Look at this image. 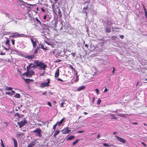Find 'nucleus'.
I'll return each mask as SVG.
<instances>
[{
  "label": "nucleus",
  "mask_w": 147,
  "mask_h": 147,
  "mask_svg": "<svg viewBox=\"0 0 147 147\" xmlns=\"http://www.w3.org/2000/svg\"><path fill=\"white\" fill-rule=\"evenodd\" d=\"M37 67H39V69L40 70L43 69L44 70L47 67V65L43 63L42 62L39 61L37 60Z\"/></svg>",
  "instance_id": "obj_1"
},
{
  "label": "nucleus",
  "mask_w": 147,
  "mask_h": 147,
  "mask_svg": "<svg viewBox=\"0 0 147 147\" xmlns=\"http://www.w3.org/2000/svg\"><path fill=\"white\" fill-rule=\"evenodd\" d=\"M34 71L32 70H28L24 73L22 75H25L26 77L31 76L34 74Z\"/></svg>",
  "instance_id": "obj_2"
},
{
  "label": "nucleus",
  "mask_w": 147,
  "mask_h": 147,
  "mask_svg": "<svg viewBox=\"0 0 147 147\" xmlns=\"http://www.w3.org/2000/svg\"><path fill=\"white\" fill-rule=\"evenodd\" d=\"M48 82H44L41 83L40 86L41 88L45 87V86H50L49 83H50V80L49 79H47Z\"/></svg>",
  "instance_id": "obj_3"
},
{
  "label": "nucleus",
  "mask_w": 147,
  "mask_h": 147,
  "mask_svg": "<svg viewBox=\"0 0 147 147\" xmlns=\"http://www.w3.org/2000/svg\"><path fill=\"white\" fill-rule=\"evenodd\" d=\"M115 136L117 140L123 143H125L126 142V140L124 139L121 138L117 135H115Z\"/></svg>",
  "instance_id": "obj_4"
},
{
  "label": "nucleus",
  "mask_w": 147,
  "mask_h": 147,
  "mask_svg": "<svg viewBox=\"0 0 147 147\" xmlns=\"http://www.w3.org/2000/svg\"><path fill=\"white\" fill-rule=\"evenodd\" d=\"M71 131V129H69V128L67 127L64 128L61 132L63 134H67L70 132Z\"/></svg>",
  "instance_id": "obj_5"
},
{
  "label": "nucleus",
  "mask_w": 147,
  "mask_h": 147,
  "mask_svg": "<svg viewBox=\"0 0 147 147\" xmlns=\"http://www.w3.org/2000/svg\"><path fill=\"white\" fill-rule=\"evenodd\" d=\"M26 121L24 119L23 121H21L18 123L19 126L20 128L23 127L26 123Z\"/></svg>",
  "instance_id": "obj_6"
},
{
  "label": "nucleus",
  "mask_w": 147,
  "mask_h": 147,
  "mask_svg": "<svg viewBox=\"0 0 147 147\" xmlns=\"http://www.w3.org/2000/svg\"><path fill=\"white\" fill-rule=\"evenodd\" d=\"M13 34H16L11 35L10 36V37H20L22 35V34H20L18 33H13Z\"/></svg>",
  "instance_id": "obj_7"
},
{
  "label": "nucleus",
  "mask_w": 147,
  "mask_h": 147,
  "mask_svg": "<svg viewBox=\"0 0 147 147\" xmlns=\"http://www.w3.org/2000/svg\"><path fill=\"white\" fill-rule=\"evenodd\" d=\"M59 68H58L57 69V71H55V77L57 78L59 76Z\"/></svg>",
  "instance_id": "obj_8"
},
{
  "label": "nucleus",
  "mask_w": 147,
  "mask_h": 147,
  "mask_svg": "<svg viewBox=\"0 0 147 147\" xmlns=\"http://www.w3.org/2000/svg\"><path fill=\"white\" fill-rule=\"evenodd\" d=\"M12 139L13 141L14 147H18V143L16 140L13 138Z\"/></svg>",
  "instance_id": "obj_9"
},
{
  "label": "nucleus",
  "mask_w": 147,
  "mask_h": 147,
  "mask_svg": "<svg viewBox=\"0 0 147 147\" xmlns=\"http://www.w3.org/2000/svg\"><path fill=\"white\" fill-rule=\"evenodd\" d=\"M35 57V55H28L26 57V58L28 59H32Z\"/></svg>",
  "instance_id": "obj_10"
},
{
  "label": "nucleus",
  "mask_w": 147,
  "mask_h": 147,
  "mask_svg": "<svg viewBox=\"0 0 147 147\" xmlns=\"http://www.w3.org/2000/svg\"><path fill=\"white\" fill-rule=\"evenodd\" d=\"M57 9L58 10V12H57L58 15L60 18H61L62 16L61 11L59 7H57Z\"/></svg>",
  "instance_id": "obj_11"
},
{
  "label": "nucleus",
  "mask_w": 147,
  "mask_h": 147,
  "mask_svg": "<svg viewBox=\"0 0 147 147\" xmlns=\"http://www.w3.org/2000/svg\"><path fill=\"white\" fill-rule=\"evenodd\" d=\"M45 42L48 45H50L52 46H53V45H54V44H53V42H52L51 41H45Z\"/></svg>",
  "instance_id": "obj_12"
},
{
  "label": "nucleus",
  "mask_w": 147,
  "mask_h": 147,
  "mask_svg": "<svg viewBox=\"0 0 147 147\" xmlns=\"http://www.w3.org/2000/svg\"><path fill=\"white\" fill-rule=\"evenodd\" d=\"M65 119V118L63 117L62 119L59 122H57L56 123L57 124L58 126L61 125L63 122V121Z\"/></svg>",
  "instance_id": "obj_13"
},
{
  "label": "nucleus",
  "mask_w": 147,
  "mask_h": 147,
  "mask_svg": "<svg viewBox=\"0 0 147 147\" xmlns=\"http://www.w3.org/2000/svg\"><path fill=\"white\" fill-rule=\"evenodd\" d=\"M60 133V131L58 130H57L55 131V133L53 134V136L55 138L57 135L58 134Z\"/></svg>",
  "instance_id": "obj_14"
},
{
  "label": "nucleus",
  "mask_w": 147,
  "mask_h": 147,
  "mask_svg": "<svg viewBox=\"0 0 147 147\" xmlns=\"http://www.w3.org/2000/svg\"><path fill=\"white\" fill-rule=\"evenodd\" d=\"M88 5H86V7L83 8V11H82L83 13H85L86 14H87L86 11L88 9Z\"/></svg>",
  "instance_id": "obj_15"
},
{
  "label": "nucleus",
  "mask_w": 147,
  "mask_h": 147,
  "mask_svg": "<svg viewBox=\"0 0 147 147\" xmlns=\"http://www.w3.org/2000/svg\"><path fill=\"white\" fill-rule=\"evenodd\" d=\"M74 138L75 136H70L67 139V140H71L74 139Z\"/></svg>",
  "instance_id": "obj_16"
},
{
  "label": "nucleus",
  "mask_w": 147,
  "mask_h": 147,
  "mask_svg": "<svg viewBox=\"0 0 147 147\" xmlns=\"http://www.w3.org/2000/svg\"><path fill=\"white\" fill-rule=\"evenodd\" d=\"M85 88V87L84 86H82L78 88H77V90L78 91H79L81 90H82L84 89Z\"/></svg>",
  "instance_id": "obj_17"
},
{
  "label": "nucleus",
  "mask_w": 147,
  "mask_h": 147,
  "mask_svg": "<svg viewBox=\"0 0 147 147\" xmlns=\"http://www.w3.org/2000/svg\"><path fill=\"white\" fill-rule=\"evenodd\" d=\"M41 132V130L39 128H37V136L39 137L41 136L40 133Z\"/></svg>",
  "instance_id": "obj_18"
},
{
  "label": "nucleus",
  "mask_w": 147,
  "mask_h": 147,
  "mask_svg": "<svg viewBox=\"0 0 147 147\" xmlns=\"http://www.w3.org/2000/svg\"><path fill=\"white\" fill-rule=\"evenodd\" d=\"M24 79L25 82L27 83L28 84L30 83L31 81H33V80H30L29 79Z\"/></svg>",
  "instance_id": "obj_19"
},
{
  "label": "nucleus",
  "mask_w": 147,
  "mask_h": 147,
  "mask_svg": "<svg viewBox=\"0 0 147 147\" xmlns=\"http://www.w3.org/2000/svg\"><path fill=\"white\" fill-rule=\"evenodd\" d=\"M40 47L42 49H43L44 50H47V47H45L43 45H40Z\"/></svg>",
  "instance_id": "obj_20"
},
{
  "label": "nucleus",
  "mask_w": 147,
  "mask_h": 147,
  "mask_svg": "<svg viewBox=\"0 0 147 147\" xmlns=\"http://www.w3.org/2000/svg\"><path fill=\"white\" fill-rule=\"evenodd\" d=\"M14 97L17 98H20V95L19 93H16L14 95Z\"/></svg>",
  "instance_id": "obj_21"
},
{
  "label": "nucleus",
  "mask_w": 147,
  "mask_h": 147,
  "mask_svg": "<svg viewBox=\"0 0 147 147\" xmlns=\"http://www.w3.org/2000/svg\"><path fill=\"white\" fill-rule=\"evenodd\" d=\"M35 144V143L34 142H32L29 144L27 147H32V146H34Z\"/></svg>",
  "instance_id": "obj_22"
},
{
  "label": "nucleus",
  "mask_w": 147,
  "mask_h": 147,
  "mask_svg": "<svg viewBox=\"0 0 147 147\" xmlns=\"http://www.w3.org/2000/svg\"><path fill=\"white\" fill-rule=\"evenodd\" d=\"M31 41L34 47L36 45V42L34 41L32 39H31Z\"/></svg>",
  "instance_id": "obj_23"
},
{
  "label": "nucleus",
  "mask_w": 147,
  "mask_h": 147,
  "mask_svg": "<svg viewBox=\"0 0 147 147\" xmlns=\"http://www.w3.org/2000/svg\"><path fill=\"white\" fill-rule=\"evenodd\" d=\"M5 44L6 45H7L9 47H10V41L9 40H7L5 42Z\"/></svg>",
  "instance_id": "obj_24"
},
{
  "label": "nucleus",
  "mask_w": 147,
  "mask_h": 147,
  "mask_svg": "<svg viewBox=\"0 0 147 147\" xmlns=\"http://www.w3.org/2000/svg\"><path fill=\"white\" fill-rule=\"evenodd\" d=\"M103 145L105 146H106L107 147H111V146L107 144L106 143H103Z\"/></svg>",
  "instance_id": "obj_25"
},
{
  "label": "nucleus",
  "mask_w": 147,
  "mask_h": 147,
  "mask_svg": "<svg viewBox=\"0 0 147 147\" xmlns=\"http://www.w3.org/2000/svg\"><path fill=\"white\" fill-rule=\"evenodd\" d=\"M112 118L114 119H117V117L115 116L114 115L112 114L111 115Z\"/></svg>",
  "instance_id": "obj_26"
},
{
  "label": "nucleus",
  "mask_w": 147,
  "mask_h": 147,
  "mask_svg": "<svg viewBox=\"0 0 147 147\" xmlns=\"http://www.w3.org/2000/svg\"><path fill=\"white\" fill-rule=\"evenodd\" d=\"M111 31V30L110 28H108L106 30V32L109 33Z\"/></svg>",
  "instance_id": "obj_27"
},
{
  "label": "nucleus",
  "mask_w": 147,
  "mask_h": 147,
  "mask_svg": "<svg viewBox=\"0 0 147 147\" xmlns=\"http://www.w3.org/2000/svg\"><path fill=\"white\" fill-rule=\"evenodd\" d=\"M15 116H17V117L18 118V119H19V118L20 117V115L18 113H16L15 115Z\"/></svg>",
  "instance_id": "obj_28"
},
{
  "label": "nucleus",
  "mask_w": 147,
  "mask_h": 147,
  "mask_svg": "<svg viewBox=\"0 0 147 147\" xmlns=\"http://www.w3.org/2000/svg\"><path fill=\"white\" fill-rule=\"evenodd\" d=\"M13 88L12 87H7L6 88L5 90H10L12 89Z\"/></svg>",
  "instance_id": "obj_29"
},
{
  "label": "nucleus",
  "mask_w": 147,
  "mask_h": 147,
  "mask_svg": "<svg viewBox=\"0 0 147 147\" xmlns=\"http://www.w3.org/2000/svg\"><path fill=\"white\" fill-rule=\"evenodd\" d=\"M58 125L56 123L55 124L53 127V129H54V131H55V129L56 128L57 126Z\"/></svg>",
  "instance_id": "obj_30"
},
{
  "label": "nucleus",
  "mask_w": 147,
  "mask_h": 147,
  "mask_svg": "<svg viewBox=\"0 0 147 147\" xmlns=\"http://www.w3.org/2000/svg\"><path fill=\"white\" fill-rule=\"evenodd\" d=\"M79 80V78H78V75H77L76 76V78L75 79V80L74 81V82H78Z\"/></svg>",
  "instance_id": "obj_31"
},
{
  "label": "nucleus",
  "mask_w": 147,
  "mask_h": 147,
  "mask_svg": "<svg viewBox=\"0 0 147 147\" xmlns=\"http://www.w3.org/2000/svg\"><path fill=\"white\" fill-rule=\"evenodd\" d=\"M1 146L2 147H5V146L4 144H3V141L2 140V139H1Z\"/></svg>",
  "instance_id": "obj_32"
},
{
  "label": "nucleus",
  "mask_w": 147,
  "mask_h": 147,
  "mask_svg": "<svg viewBox=\"0 0 147 147\" xmlns=\"http://www.w3.org/2000/svg\"><path fill=\"white\" fill-rule=\"evenodd\" d=\"M78 141V140H77L75 142H74L72 144L73 146H74V145H75Z\"/></svg>",
  "instance_id": "obj_33"
},
{
  "label": "nucleus",
  "mask_w": 147,
  "mask_h": 147,
  "mask_svg": "<svg viewBox=\"0 0 147 147\" xmlns=\"http://www.w3.org/2000/svg\"><path fill=\"white\" fill-rule=\"evenodd\" d=\"M84 132V130H82V131H78L77 133L78 134H81L83 133Z\"/></svg>",
  "instance_id": "obj_34"
},
{
  "label": "nucleus",
  "mask_w": 147,
  "mask_h": 147,
  "mask_svg": "<svg viewBox=\"0 0 147 147\" xmlns=\"http://www.w3.org/2000/svg\"><path fill=\"white\" fill-rule=\"evenodd\" d=\"M5 94L10 96H12V94L10 92H7L5 93Z\"/></svg>",
  "instance_id": "obj_35"
},
{
  "label": "nucleus",
  "mask_w": 147,
  "mask_h": 147,
  "mask_svg": "<svg viewBox=\"0 0 147 147\" xmlns=\"http://www.w3.org/2000/svg\"><path fill=\"white\" fill-rule=\"evenodd\" d=\"M101 100L100 99H98L97 100V103L98 105H99L101 102Z\"/></svg>",
  "instance_id": "obj_36"
},
{
  "label": "nucleus",
  "mask_w": 147,
  "mask_h": 147,
  "mask_svg": "<svg viewBox=\"0 0 147 147\" xmlns=\"http://www.w3.org/2000/svg\"><path fill=\"white\" fill-rule=\"evenodd\" d=\"M32 65V64H30V65H29L26 68L27 69V71L29 70V69H30V65Z\"/></svg>",
  "instance_id": "obj_37"
},
{
  "label": "nucleus",
  "mask_w": 147,
  "mask_h": 147,
  "mask_svg": "<svg viewBox=\"0 0 147 147\" xmlns=\"http://www.w3.org/2000/svg\"><path fill=\"white\" fill-rule=\"evenodd\" d=\"M61 61V60L58 59L57 60L55 61L54 62L55 63H57L58 62H60Z\"/></svg>",
  "instance_id": "obj_38"
},
{
  "label": "nucleus",
  "mask_w": 147,
  "mask_h": 147,
  "mask_svg": "<svg viewBox=\"0 0 147 147\" xmlns=\"http://www.w3.org/2000/svg\"><path fill=\"white\" fill-rule=\"evenodd\" d=\"M64 104V102H62V103L61 104V107H64V106H63V105Z\"/></svg>",
  "instance_id": "obj_39"
},
{
  "label": "nucleus",
  "mask_w": 147,
  "mask_h": 147,
  "mask_svg": "<svg viewBox=\"0 0 147 147\" xmlns=\"http://www.w3.org/2000/svg\"><path fill=\"white\" fill-rule=\"evenodd\" d=\"M11 42L12 45H15V40L13 39H12Z\"/></svg>",
  "instance_id": "obj_40"
},
{
  "label": "nucleus",
  "mask_w": 147,
  "mask_h": 147,
  "mask_svg": "<svg viewBox=\"0 0 147 147\" xmlns=\"http://www.w3.org/2000/svg\"><path fill=\"white\" fill-rule=\"evenodd\" d=\"M113 70L112 71V73L113 74H114V73L116 69H115V67H113Z\"/></svg>",
  "instance_id": "obj_41"
},
{
  "label": "nucleus",
  "mask_w": 147,
  "mask_h": 147,
  "mask_svg": "<svg viewBox=\"0 0 147 147\" xmlns=\"http://www.w3.org/2000/svg\"><path fill=\"white\" fill-rule=\"evenodd\" d=\"M142 6H143L144 9V11H146V8H145V5H144L143 4L142 5Z\"/></svg>",
  "instance_id": "obj_42"
},
{
  "label": "nucleus",
  "mask_w": 147,
  "mask_h": 147,
  "mask_svg": "<svg viewBox=\"0 0 147 147\" xmlns=\"http://www.w3.org/2000/svg\"><path fill=\"white\" fill-rule=\"evenodd\" d=\"M95 90L96 91L97 94H98L99 92V91L98 89V88H96L95 89Z\"/></svg>",
  "instance_id": "obj_43"
},
{
  "label": "nucleus",
  "mask_w": 147,
  "mask_h": 147,
  "mask_svg": "<svg viewBox=\"0 0 147 147\" xmlns=\"http://www.w3.org/2000/svg\"><path fill=\"white\" fill-rule=\"evenodd\" d=\"M47 104L50 107H52V105L51 104V102H48L47 103Z\"/></svg>",
  "instance_id": "obj_44"
},
{
  "label": "nucleus",
  "mask_w": 147,
  "mask_h": 147,
  "mask_svg": "<svg viewBox=\"0 0 147 147\" xmlns=\"http://www.w3.org/2000/svg\"><path fill=\"white\" fill-rule=\"evenodd\" d=\"M71 54L73 57H75V55H76V53H71Z\"/></svg>",
  "instance_id": "obj_45"
},
{
  "label": "nucleus",
  "mask_w": 147,
  "mask_h": 147,
  "mask_svg": "<svg viewBox=\"0 0 147 147\" xmlns=\"http://www.w3.org/2000/svg\"><path fill=\"white\" fill-rule=\"evenodd\" d=\"M45 72V71L44 70V72L42 73H41V74H40V76H44V72Z\"/></svg>",
  "instance_id": "obj_46"
},
{
  "label": "nucleus",
  "mask_w": 147,
  "mask_h": 147,
  "mask_svg": "<svg viewBox=\"0 0 147 147\" xmlns=\"http://www.w3.org/2000/svg\"><path fill=\"white\" fill-rule=\"evenodd\" d=\"M112 38H113L112 40H114L116 38V37L115 36H112Z\"/></svg>",
  "instance_id": "obj_47"
},
{
  "label": "nucleus",
  "mask_w": 147,
  "mask_h": 147,
  "mask_svg": "<svg viewBox=\"0 0 147 147\" xmlns=\"http://www.w3.org/2000/svg\"><path fill=\"white\" fill-rule=\"evenodd\" d=\"M11 93L12 94H14L15 93V92L14 90H12L11 91Z\"/></svg>",
  "instance_id": "obj_48"
},
{
  "label": "nucleus",
  "mask_w": 147,
  "mask_h": 147,
  "mask_svg": "<svg viewBox=\"0 0 147 147\" xmlns=\"http://www.w3.org/2000/svg\"><path fill=\"white\" fill-rule=\"evenodd\" d=\"M69 67L72 69H73L74 70H75V69L73 67L71 66V65H69Z\"/></svg>",
  "instance_id": "obj_49"
},
{
  "label": "nucleus",
  "mask_w": 147,
  "mask_h": 147,
  "mask_svg": "<svg viewBox=\"0 0 147 147\" xmlns=\"http://www.w3.org/2000/svg\"><path fill=\"white\" fill-rule=\"evenodd\" d=\"M141 144L143 145H144L145 146H146V144L144 142H142Z\"/></svg>",
  "instance_id": "obj_50"
},
{
  "label": "nucleus",
  "mask_w": 147,
  "mask_h": 147,
  "mask_svg": "<svg viewBox=\"0 0 147 147\" xmlns=\"http://www.w3.org/2000/svg\"><path fill=\"white\" fill-rule=\"evenodd\" d=\"M44 124L43 122H42L41 123H37V125H42Z\"/></svg>",
  "instance_id": "obj_51"
},
{
  "label": "nucleus",
  "mask_w": 147,
  "mask_h": 147,
  "mask_svg": "<svg viewBox=\"0 0 147 147\" xmlns=\"http://www.w3.org/2000/svg\"><path fill=\"white\" fill-rule=\"evenodd\" d=\"M57 80H58V81H61V82H63V80H62V79H60V78H58L57 79Z\"/></svg>",
  "instance_id": "obj_52"
},
{
  "label": "nucleus",
  "mask_w": 147,
  "mask_h": 147,
  "mask_svg": "<svg viewBox=\"0 0 147 147\" xmlns=\"http://www.w3.org/2000/svg\"><path fill=\"white\" fill-rule=\"evenodd\" d=\"M120 37L121 38V39H123L124 38V36L123 35H121L120 36Z\"/></svg>",
  "instance_id": "obj_53"
},
{
  "label": "nucleus",
  "mask_w": 147,
  "mask_h": 147,
  "mask_svg": "<svg viewBox=\"0 0 147 147\" xmlns=\"http://www.w3.org/2000/svg\"><path fill=\"white\" fill-rule=\"evenodd\" d=\"M107 91H108L107 89L106 88L104 91V92H106Z\"/></svg>",
  "instance_id": "obj_54"
},
{
  "label": "nucleus",
  "mask_w": 147,
  "mask_h": 147,
  "mask_svg": "<svg viewBox=\"0 0 147 147\" xmlns=\"http://www.w3.org/2000/svg\"><path fill=\"white\" fill-rule=\"evenodd\" d=\"M46 17H47V15H45L44 16H43V19L45 20L46 19Z\"/></svg>",
  "instance_id": "obj_55"
},
{
  "label": "nucleus",
  "mask_w": 147,
  "mask_h": 147,
  "mask_svg": "<svg viewBox=\"0 0 147 147\" xmlns=\"http://www.w3.org/2000/svg\"><path fill=\"white\" fill-rule=\"evenodd\" d=\"M41 9L42 12H44L45 11V9L42 8H41Z\"/></svg>",
  "instance_id": "obj_56"
},
{
  "label": "nucleus",
  "mask_w": 147,
  "mask_h": 147,
  "mask_svg": "<svg viewBox=\"0 0 147 147\" xmlns=\"http://www.w3.org/2000/svg\"><path fill=\"white\" fill-rule=\"evenodd\" d=\"M145 15L146 17L147 18V11H145Z\"/></svg>",
  "instance_id": "obj_57"
},
{
  "label": "nucleus",
  "mask_w": 147,
  "mask_h": 147,
  "mask_svg": "<svg viewBox=\"0 0 147 147\" xmlns=\"http://www.w3.org/2000/svg\"><path fill=\"white\" fill-rule=\"evenodd\" d=\"M118 115L119 116H121V117H123V116L122 115V114H121V113H118Z\"/></svg>",
  "instance_id": "obj_58"
},
{
  "label": "nucleus",
  "mask_w": 147,
  "mask_h": 147,
  "mask_svg": "<svg viewBox=\"0 0 147 147\" xmlns=\"http://www.w3.org/2000/svg\"><path fill=\"white\" fill-rule=\"evenodd\" d=\"M18 136H19V137L20 136H21V133H18Z\"/></svg>",
  "instance_id": "obj_59"
},
{
  "label": "nucleus",
  "mask_w": 147,
  "mask_h": 147,
  "mask_svg": "<svg viewBox=\"0 0 147 147\" xmlns=\"http://www.w3.org/2000/svg\"><path fill=\"white\" fill-rule=\"evenodd\" d=\"M43 94L46 95L47 94V93L46 91L44 93L42 94Z\"/></svg>",
  "instance_id": "obj_60"
},
{
  "label": "nucleus",
  "mask_w": 147,
  "mask_h": 147,
  "mask_svg": "<svg viewBox=\"0 0 147 147\" xmlns=\"http://www.w3.org/2000/svg\"><path fill=\"white\" fill-rule=\"evenodd\" d=\"M100 134H98V135H97V138H100Z\"/></svg>",
  "instance_id": "obj_61"
},
{
  "label": "nucleus",
  "mask_w": 147,
  "mask_h": 147,
  "mask_svg": "<svg viewBox=\"0 0 147 147\" xmlns=\"http://www.w3.org/2000/svg\"><path fill=\"white\" fill-rule=\"evenodd\" d=\"M132 124L134 125H137L138 123L137 122H133Z\"/></svg>",
  "instance_id": "obj_62"
},
{
  "label": "nucleus",
  "mask_w": 147,
  "mask_h": 147,
  "mask_svg": "<svg viewBox=\"0 0 147 147\" xmlns=\"http://www.w3.org/2000/svg\"><path fill=\"white\" fill-rule=\"evenodd\" d=\"M4 49H5V50H9V49H7V48L6 47H4Z\"/></svg>",
  "instance_id": "obj_63"
},
{
  "label": "nucleus",
  "mask_w": 147,
  "mask_h": 147,
  "mask_svg": "<svg viewBox=\"0 0 147 147\" xmlns=\"http://www.w3.org/2000/svg\"><path fill=\"white\" fill-rule=\"evenodd\" d=\"M85 46L86 47H87V48H88V45L87 44H86L85 45Z\"/></svg>",
  "instance_id": "obj_64"
}]
</instances>
